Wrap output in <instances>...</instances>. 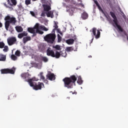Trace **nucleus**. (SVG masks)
I'll list each match as a JSON object with an SVG mask.
<instances>
[{
	"label": "nucleus",
	"mask_w": 128,
	"mask_h": 128,
	"mask_svg": "<svg viewBox=\"0 0 128 128\" xmlns=\"http://www.w3.org/2000/svg\"><path fill=\"white\" fill-rule=\"evenodd\" d=\"M28 32H29V33H30V34L36 33V30L34 28H28Z\"/></svg>",
	"instance_id": "6ab92c4d"
},
{
	"label": "nucleus",
	"mask_w": 128,
	"mask_h": 128,
	"mask_svg": "<svg viewBox=\"0 0 128 128\" xmlns=\"http://www.w3.org/2000/svg\"><path fill=\"white\" fill-rule=\"evenodd\" d=\"M34 2L36 1L37 0H32Z\"/></svg>",
	"instance_id": "de8ad7c7"
},
{
	"label": "nucleus",
	"mask_w": 128,
	"mask_h": 128,
	"mask_svg": "<svg viewBox=\"0 0 128 128\" xmlns=\"http://www.w3.org/2000/svg\"><path fill=\"white\" fill-rule=\"evenodd\" d=\"M74 42V40L72 38H70L66 40V44H68V45L73 44Z\"/></svg>",
	"instance_id": "4be33fe9"
},
{
	"label": "nucleus",
	"mask_w": 128,
	"mask_h": 128,
	"mask_svg": "<svg viewBox=\"0 0 128 128\" xmlns=\"http://www.w3.org/2000/svg\"><path fill=\"white\" fill-rule=\"evenodd\" d=\"M40 60H41V61L44 62H48V58L46 56H41V57H40Z\"/></svg>",
	"instance_id": "aec40b11"
},
{
	"label": "nucleus",
	"mask_w": 128,
	"mask_h": 128,
	"mask_svg": "<svg viewBox=\"0 0 128 128\" xmlns=\"http://www.w3.org/2000/svg\"><path fill=\"white\" fill-rule=\"evenodd\" d=\"M16 30L18 32H22V28L20 26H16Z\"/></svg>",
	"instance_id": "5701e85b"
},
{
	"label": "nucleus",
	"mask_w": 128,
	"mask_h": 128,
	"mask_svg": "<svg viewBox=\"0 0 128 128\" xmlns=\"http://www.w3.org/2000/svg\"><path fill=\"white\" fill-rule=\"evenodd\" d=\"M6 60V56L0 54V62H4Z\"/></svg>",
	"instance_id": "b1692460"
},
{
	"label": "nucleus",
	"mask_w": 128,
	"mask_h": 128,
	"mask_svg": "<svg viewBox=\"0 0 128 128\" xmlns=\"http://www.w3.org/2000/svg\"><path fill=\"white\" fill-rule=\"evenodd\" d=\"M10 58H12L13 60H16V56L12 54V56H10Z\"/></svg>",
	"instance_id": "7c9ffc66"
},
{
	"label": "nucleus",
	"mask_w": 128,
	"mask_h": 128,
	"mask_svg": "<svg viewBox=\"0 0 128 128\" xmlns=\"http://www.w3.org/2000/svg\"><path fill=\"white\" fill-rule=\"evenodd\" d=\"M34 81H37V79L34 78H30V80H26L28 83H29L30 87H32V88L35 90H41L42 86H43V83L38 82V84L32 82Z\"/></svg>",
	"instance_id": "f03ea898"
},
{
	"label": "nucleus",
	"mask_w": 128,
	"mask_h": 128,
	"mask_svg": "<svg viewBox=\"0 0 128 128\" xmlns=\"http://www.w3.org/2000/svg\"><path fill=\"white\" fill-rule=\"evenodd\" d=\"M20 77H22V78H23V79L25 80V82L30 80V79H28L30 78V74L28 73L22 74L20 75Z\"/></svg>",
	"instance_id": "ddd939ff"
},
{
	"label": "nucleus",
	"mask_w": 128,
	"mask_h": 128,
	"mask_svg": "<svg viewBox=\"0 0 128 128\" xmlns=\"http://www.w3.org/2000/svg\"><path fill=\"white\" fill-rule=\"evenodd\" d=\"M46 76L47 77V79L50 81H53L56 80V76H54V74L50 72H48Z\"/></svg>",
	"instance_id": "f8f14e48"
},
{
	"label": "nucleus",
	"mask_w": 128,
	"mask_h": 128,
	"mask_svg": "<svg viewBox=\"0 0 128 128\" xmlns=\"http://www.w3.org/2000/svg\"><path fill=\"white\" fill-rule=\"evenodd\" d=\"M56 34H50L44 36V41H46L47 42L52 44L54 42V40H56Z\"/></svg>",
	"instance_id": "0eeeda50"
},
{
	"label": "nucleus",
	"mask_w": 128,
	"mask_h": 128,
	"mask_svg": "<svg viewBox=\"0 0 128 128\" xmlns=\"http://www.w3.org/2000/svg\"><path fill=\"white\" fill-rule=\"evenodd\" d=\"M16 42V37H10L7 38V44L8 46H12Z\"/></svg>",
	"instance_id": "9d476101"
},
{
	"label": "nucleus",
	"mask_w": 128,
	"mask_h": 128,
	"mask_svg": "<svg viewBox=\"0 0 128 128\" xmlns=\"http://www.w3.org/2000/svg\"><path fill=\"white\" fill-rule=\"evenodd\" d=\"M40 78L42 80H44V82L47 84L48 81L47 80H44V76H43V72H40Z\"/></svg>",
	"instance_id": "2eb2a0df"
},
{
	"label": "nucleus",
	"mask_w": 128,
	"mask_h": 128,
	"mask_svg": "<svg viewBox=\"0 0 128 128\" xmlns=\"http://www.w3.org/2000/svg\"><path fill=\"white\" fill-rule=\"evenodd\" d=\"M36 34H37V33L36 32L31 33V34H33L32 36H36Z\"/></svg>",
	"instance_id": "ea45409f"
},
{
	"label": "nucleus",
	"mask_w": 128,
	"mask_h": 128,
	"mask_svg": "<svg viewBox=\"0 0 128 128\" xmlns=\"http://www.w3.org/2000/svg\"><path fill=\"white\" fill-rule=\"evenodd\" d=\"M31 0H25V4L28 6L31 4Z\"/></svg>",
	"instance_id": "2f4dec72"
},
{
	"label": "nucleus",
	"mask_w": 128,
	"mask_h": 128,
	"mask_svg": "<svg viewBox=\"0 0 128 128\" xmlns=\"http://www.w3.org/2000/svg\"><path fill=\"white\" fill-rule=\"evenodd\" d=\"M58 33L60 35L62 36V32H60V31L58 32Z\"/></svg>",
	"instance_id": "79ce46f5"
},
{
	"label": "nucleus",
	"mask_w": 128,
	"mask_h": 128,
	"mask_svg": "<svg viewBox=\"0 0 128 128\" xmlns=\"http://www.w3.org/2000/svg\"><path fill=\"white\" fill-rule=\"evenodd\" d=\"M4 28L6 29V30H8V28L10 27V24H12V25H15L16 23V18L10 17V16H7L4 18Z\"/></svg>",
	"instance_id": "20e7f679"
},
{
	"label": "nucleus",
	"mask_w": 128,
	"mask_h": 128,
	"mask_svg": "<svg viewBox=\"0 0 128 128\" xmlns=\"http://www.w3.org/2000/svg\"><path fill=\"white\" fill-rule=\"evenodd\" d=\"M92 32L93 33V36H96V38L98 39L100 38V31L96 30V28H92Z\"/></svg>",
	"instance_id": "9b49d317"
},
{
	"label": "nucleus",
	"mask_w": 128,
	"mask_h": 128,
	"mask_svg": "<svg viewBox=\"0 0 128 128\" xmlns=\"http://www.w3.org/2000/svg\"><path fill=\"white\" fill-rule=\"evenodd\" d=\"M121 14H123V12H121Z\"/></svg>",
	"instance_id": "8fccbe9b"
},
{
	"label": "nucleus",
	"mask_w": 128,
	"mask_h": 128,
	"mask_svg": "<svg viewBox=\"0 0 128 128\" xmlns=\"http://www.w3.org/2000/svg\"><path fill=\"white\" fill-rule=\"evenodd\" d=\"M58 28V26L56 25V24H54V29Z\"/></svg>",
	"instance_id": "58836bf2"
},
{
	"label": "nucleus",
	"mask_w": 128,
	"mask_h": 128,
	"mask_svg": "<svg viewBox=\"0 0 128 128\" xmlns=\"http://www.w3.org/2000/svg\"><path fill=\"white\" fill-rule=\"evenodd\" d=\"M77 80V84L80 85L82 84L83 81L82 78L78 76V80H77V77L74 75L70 76V78H65L62 79V82H64V86L68 89L72 88L73 84Z\"/></svg>",
	"instance_id": "f257e3e1"
},
{
	"label": "nucleus",
	"mask_w": 128,
	"mask_h": 128,
	"mask_svg": "<svg viewBox=\"0 0 128 128\" xmlns=\"http://www.w3.org/2000/svg\"><path fill=\"white\" fill-rule=\"evenodd\" d=\"M5 46H4V42H0V48H4Z\"/></svg>",
	"instance_id": "c756f323"
},
{
	"label": "nucleus",
	"mask_w": 128,
	"mask_h": 128,
	"mask_svg": "<svg viewBox=\"0 0 128 128\" xmlns=\"http://www.w3.org/2000/svg\"><path fill=\"white\" fill-rule=\"evenodd\" d=\"M82 7H84V6L83 5V4H82Z\"/></svg>",
	"instance_id": "09e8293b"
},
{
	"label": "nucleus",
	"mask_w": 128,
	"mask_h": 128,
	"mask_svg": "<svg viewBox=\"0 0 128 128\" xmlns=\"http://www.w3.org/2000/svg\"><path fill=\"white\" fill-rule=\"evenodd\" d=\"M2 28V24L0 22V28Z\"/></svg>",
	"instance_id": "37998d69"
},
{
	"label": "nucleus",
	"mask_w": 128,
	"mask_h": 128,
	"mask_svg": "<svg viewBox=\"0 0 128 128\" xmlns=\"http://www.w3.org/2000/svg\"><path fill=\"white\" fill-rule=\"evenodd\" d=\"M110 15L111 16L112 18H114V20H112V22H114V24H112V25L114 26V27L117 28L118 29V30H120V32H123L124 34V36H126V40H128V34H126V32H123V28H122L118 24V20H117V17L114 14H110Z\"/></svg>",
	"instance_id": "7ed1b4c3"
},
{
	"label": "nucleus",
	"mask_w": 128,
	"mask_h": 128,
	"mask_svg": "<svg viewBox=\"0 0 128 128\" xmlns=\"http://www.w3.org/2000/svg\"><path fill=\"white\" fill-rule=\"evenodd\" d=\"M47 18H54V15L53 14V12L48 11L46 12Z\"/></svg>",
	"instance_id": "f3484780"
},
{
	"label": "nucleus",
	"mask_w": 128,
	"mask_h": 128,
	"mask_svg": "<svg viewBox=\"0 0 128 128\" xmlns=\"http://www.w3.org/2000/svg\"><path fill=\"white\" fill-rule=\"evenodd\" d=\"M16 56H17L18 57L20 56V51H19L17 50V51H16L15 53Z\"/></svg>",
	"instance_id": "cd10ccee"
},
{
	"label": "nucleus",
	"mask_w": 128,
	"mask_h": 128,
	"mask_svg": "<svg viewBox=\"0 0 128 128\" xmlns=\"http://www.w3.org/2000/svg\"><path fill=\"white\" fill-rule=\"evenodd\" d=\"M16 94H10V96H8V100H10V98L13 99L16 98Z\"/></svg>",
	"instance_id": "bb28decb"
},
{
	"label": "nucleus",
	"mask_w": 128,
	"mask_h": 128,
	"mask_svg": "<svg viewBox=\"0 0 128 128\" xmlns=\"http://www.w3.org/2000/svg\"><path fill=\"white\" fill-rule=\"evenodd\" d=\"M94 4H96V5L98 6V8H100V5H99V3H98L97 1H94Z\"/></svg>",
	"instance_id": "f704fd0d"
},
{
	"label": "nucleus",
	"mask_w": 128,
	"mask_h": 128,
	"mask_svg": "<svg viewBox=\"0 0 128 128\" xmlns=\"http://www.w3.org/2000/svg\"><path fill=\"white\" fill-rule=\"evenodd\" d=\"M88 58H92V56H88Z\"/></svg>",
	"instance_id": "49530a36"
},
{
	"label": "nucleus",
	"mask_w": 128,
	"mask_h": 128,
	"mask_svg": "<svg viewBox=\"0 0 128 128\" xmlns=\"http://www.w3.org/2000/svg\"><path fill=\"white\" fill-rule=\"evenodd\" d=\"M32 28L35 29L36 30V33H38L40 34H43V32L40 30H42L44 32L48 31V29L47 28H46V27H44V26H40V24L38 23L36 24H35V26H34V28Z\"/></svg>",
	"instance_id": "39448f33"
},
{
	"label": "nucleus",
	"mask_w": 128,
	"mask_h": 128,
	"mask_svg": "<svg viewBox=\"0 0 128 128\" xmlns=\"http://www.w3.org/2000/svg\"><path fill=\"white\" fill-rule=\"evenodd\" d=\"M26 36H28V32H23L18 34V38L22 39V38H23V43L26 44V42L31 40V38Z\"/></svg>",
	"instance_id": "6e6552de"
},
{
	"label": "nucleus",
	"mask_w": 128,
	"mask_h": 128,
	"mask_svg": "<svg viewBox=\"0 0 128 128\" xmlns=\"http://www.w3.org/2000/svg\"><path fill=\"white\" fill-rule=\"evenodd\" d=\"M56 28H54L53 30H52V33L50 34H54V33H56Z\"/></svg>",
	"instance_id": "4c0bfd02"
},
{
	"label": "nucleus",
	"mask_w": 128,
	"mask_h": 128,
	"mask_svg": "<svg viewBox=\"0 0 128 128\" xmlns=\"http://www.w3.org/2000/svg\"><path fill=\"white\" fill-rule=\"evenodd\" d=\"M44 12H48V11L50 10V6L47 4H44Z\"/></svg>",
	"instance_id": "a211bd4d"
},
{
	"label": "nucleus",
	"mask_w": 128,
	"mask_h": 128,
	"mask_svg": "<svg viewBox=\"0 0 128 128\" xmlns=\"http://www.w3.org/2000/svg\"><path fill=\"white\" fill-rule=\"evenodd\" d=\"M92 40H94V36H92Z\"/></svg>",
	"instance_id": "c03bdc74"
},
{
	"label": "nucleus",
	"mask_w": 128,
	"mask_h": 128,
	"mask_svg": "<svg viewBox=\"0 0 128 128\" xmlns=\"http://www.w3.org/2000/svg\"><path fill=\"white\" fill-rule=\"evenodd\" d=\"M4 48V50H2L4 51V52H8V46H4V48Z\"/></svg>",
	"instance_id": "473e14b6"
},
{
	"label": "nucleus",
	"mask_w": 128,
	"mask_h": 128,
	"mask_svg": "<svg viewBox=\"0 0 128 128\" xmlns=\"http://www.w3.org/2000/svg\"><path fill=\"white\" fill-rule=\"evenodd\" d=\"M74 8L72 7H66V11L68 13L72 14L74 13Z\"/></svg>",
	"instance_id": "dca6fc26"
},
{
	"label": "nucleus",
	"mask_w": 128,
	"mask_h": 128,
	"mask_svg": "<svg viewBox=\"0 0 128 128\" xmlns=\"http://www.w3.org/2000/svg\"><path fill=\"white\" fill-rule=\"evenodd\" d=\"M7 2L8 3V4H10V6H16V0H10V2L12 4H10V0H7Z\"/></svg>",
	"instance_id": "4468645a"
},
{
	"label": "nucleus",
	"mask_w": 128,
	"mask_h": 128,
	"mask_svg": "<svg viewBox=\"0 0 128 128\" xmlns=\"http://www.w3.org/2000/svg\"><path fill=\"white\" fill-rule=\"evenodd\" d=\"M108 22H111V18H108Z\"/></svg>",
	"instance_id": "a18cd8bd"
},
{
	"label": "nucleus",
	"mask_w": 128,
	"mask_h": 128,
	"mask_svg": "<svg viewBox=\"0 0 128 128\" xmlns=\"http://www.w3.org/2000/svg\"><path fill=\"white\" fill-rule=\"evenodd\" d=\"M4 6H6V8H10V6H7V5L6 4H4Z\"/></svg>",
	"instance_id": "a19ab883"
},
{
	"label": "nucleus",
	"mask_w": 128,
	"mask_h": 128,
	"mask_svg": "<svg viewBox=\"0 0 128 128\" xmlns=\"http://www.w3.org/2000/svg\"><path fill=\"white\" fill-rule=\"evenodd\" d=\"M82 20H86L88 18V14H87L86 12H83L81 16Z\"/></svg>",
	"instance_id": "412c9836"
},
{
	"label": "nucleus",
	"mask_w": 128,
	"mask_h": 128,
	"mask_svg": "<svg viewBox=\"0 0 128 128\" xmlns=\"http://www.w3.org/2000/svg\"><path fill=\"white\" fill-rule=\"evenodd\" d=\"M57 38H58V42H62V36H60V35H59V34L57 35Z\"/></svg>",
	"instance_id": "72a5a7b5"
},
{
	"label": "nucleus",
	"mask_w": 128,
	"mask_h": 128,
	"mask_svg": "<svg viewBox=\"0 0 128 128\" xmlns=\"http://www.w3.org/2000/svg\"><path fill=\"white\" fill-rule=\"evenodd\" d=\"M74 51V48L72 46L67 47L66 52H70Z\"/></svg>",
	"instance_id": "a878e982"
},
{
	"label": "nucleus",
	"mask_w": 128,
	"mask_h": 128,
	"mask_svg": "<svg viewBox=\"0 0 128 128\" xmlns=\"http://www.w3.org/2000/svg\"><path fill=\"white\" fill-rule=\"evenodd\" d=\"M46 12H42L41 13V16L44 17L46 16Z\"/></svg>",
	"instance_id": "c9c22d12"
},
{
	"label": "nucleus",
	"mask_w": 128,
	"mask_h": 128,
	"mask_svg": "<svg viewBox=\"0 0 128 128\" xmlns=\"http://www.w3.org/2000/svg\"><path fill=\"white\" fill-rule=\"evenodd\" d=\"M66 56H67V54H66V52H62V53H60V56L65 58L66 57Z\"/></svg>",
	"instance_id": "c85d7f7f"
},
{
	"label": "nucleus",
	"mask_w": 128,
	"mask_h": 128,
	"mask_svg": "<svg viewBox=\"0 0 128 128\" xmlns=\"http://www.w3.org/2000/svg\"><path fill=\"white\" fill-rule=\"evenodd\" d=\"M53 48L56 49V50H62V48H60V46L56 45L55 46H53Z\"/></svg>",
	"instance_id": "393cba45"
},
{
	"label": "nucleus",
	"mask_w": 128,
	"mask_h": 128,
	"mask_svg": "<svg viewBox=\"0 0 128 128\" xmlns=\"http://www.w3.org/2000/svg\"><path fill=\"white\" fill-rule=\"evenodd\" d=\"M47 56H49L52 58H60V52L56 51V52H54L53 50L50 49V48H48L46 51Z\"/></svg>",
	"instance_id": "423d86ee"
},
{
	"label": "nucleus",
	"mask_w": 128,
	"mask_h": 128,
	"mask_svg": "<svg viewBox=\"0 0 128 128\" xmlns=\"http://www.w3.org/2000/svg\"><path fill=\"white\" fill-rule=\"evenodd\" d=\"M1 72V74H14V72H16V68L14 67L12 68H3L0 70Z\"/></svg>",
	"instance_id": "1a4fd4ad"
},
{
	"label": "nucleus",
	"mask_w": 128,
	"mask_h": 128,
	"mask_svg": "<svg viewBox=\"0 0 128 128\" xmlns=\"http://www.w3.org/2000/svg\"><path fill=\"white\" fill-rule=\"evenodd\" d=\"M30 14H31V16H34V12H30Z\"/></svg>",
	"instance_id": "e433bc0d"
}]
</instances>
